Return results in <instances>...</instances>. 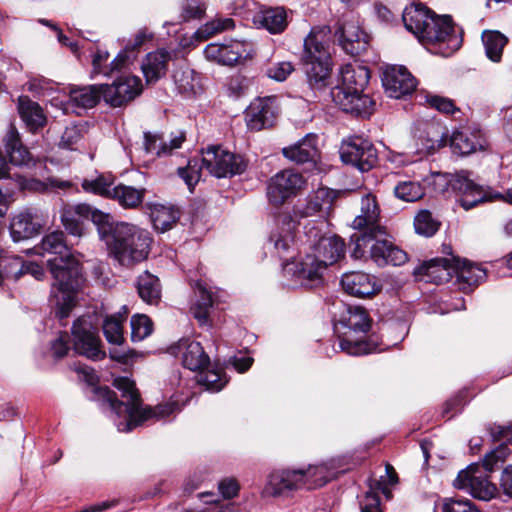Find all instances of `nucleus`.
<instances>
[{
	"mask_svg": "<svg viewBox=\"0 0 512 512\" xmlns=\"http://www.w3.org/2000/svg\"><path fill=\"white\" fill-rule=\"evenodd\" d=\"M234 28V20L231 18H215L204 24L197 33L200 36L209 38L223 31Z\"/></svg>",
	"mask_w": 512,
	"mask_h": 512,
	"instance_id": "obj_54",
	"label": "nucleus"
},
{
	"mask_svg": "<svg viewBox=\"0 0 512 512\" xmlns=\"http://www.w3.org/2000/svg\"><path fill=\"white\" fill-rule=\"evenodd\" d=\"M40 255L50 254L47 265L54 278L51 299L56 306V316L62 320L70 315L76 304L77 291L82 282V269L79 260L71 253L64 233L53 231L45 235L38 248Z\"/></svg>",
	"mask_w": 512,
	"mask_h": 512,
	"instance_id": "obj_1",
	"label": "nucleus"
},
{
	"mask_svg": "<svg viewBox=\"0 0 512 512\" xmlns=\"http://www.w3.org/2000/svg\"><path fill=\"white\" fill-rule=\"evenodd\" d=\"M386 236L384 227H375L370 232L353 234L351 257L364 261L371 259L379 266L404 264L408 259L406 252L394 246Z\"/></svg>",
	"mask_w": 512,
	"mask_h": 512,
	"instance_id": "obj_9",
	"label": "nucleus"
},
{
	"mask_svg": "<svg viewBox=\"0 0 512 512\" xmlns=\"http://www.w3.org/2000/svg\"><path fill=\"white\" fill-rule=\"evenodd\" d=\"M336 197L335 191L321 187L309 194L303 203H297L291 212L279 215L277 226L270 235V243L280 259L288 261L293 256L295 230L301 219L330 211Z\"/></svg>",
	"mask_w": 512,
	"mask_h": 512,
	"instance_id": "obj_3",
	"label": "nucleus"
},
{
	"mask_svg": "<svg viewBox=\"0 0 512 512\" xmlns=\"http://www.w3.org/2000/svg\"><path fill=\"white\" fill-rule=\"evenodd\" d=\"M108 59L109 53L107 51L97 50L92 56V74L111 76V69H109V64H107Z\"/></svg>",
	"mask_w": 512,
	"mask_h": 512,
	"instance_id": "obj_57",
	"label": "nucleus"
},
{
	"mask_svg": "<svg viewBox=\"0 0 512 512\" xmlns=\"http://www.w3.org/2000/svg\"><path fill=\"white\" fill-rule=\"evenodd\" d=\"M341 159L344 163L367 172L376 166L378 154L374 145L360 136L350 137L341 146Z\"/></svg>",
	"mask_w": 512,
	"mask_h": 512,
	"instance_id": "obj_13",
	"label": "nucleus"
},
{
	"mask_svg": "<svg viewBox=\"0 0 512 512\" xmlns=\"http://www.w3.org/2000/svg\"><path fill=\"white\" fill-rule=\"evenodd\" d=\"M486 56L493 62H500L508 38L499 31H486L482 35Z\"/></svg>",
	"mask_w": 512,
	"mask_h": 512,
	"instance_id": "obj_42",
	"label": "nucleus"
},
{
	"mask_svg": "<svg viewBox=\"0 0 512 512\" xmlns=\"http://www.w3.org/2000/svg\"><path fill=\"white\" fill-rule=\"evenodd\" d=\"M152 243L150 233L136 225L118 222L106 240L109 253L123 266H132L148 257Z\"/></svg>",
	"mask_w": 512,
	"mask_h": 512,
	"instance_id": "obj_8",
	"label": "nucleus"
},
{
	"mask_svg": "<svg viewBox=\"0 0 512 512\" xmlns=\"http://www.w3.org/2000/svg\"><path fill=\"white\" fill-rule=\"evenodd\" d=\"M104 101L112 107H121L142 92L141 79L134 75L119 77L111 85H101Z\"/></svg>",
	"mask_w": 512,
	"mask_h": 512,
	"instance_id": "obj_17",
	"label": "nucleus"
},
{
	"mask_svg": "<svg viewBox=\"0 0 512 512\" xmlns=\"http://www.w3.org/2000/svg\"><path fill=\"white\" fill-rule=\"evenodd\" d=\"M447 130L436 122H421L415 132L416 152L420 155L434 153L446 144Z\"/></svg>",
	"mask_w": 512,
	"mask_h": 512,
	"instance_id": "obj_22",
	"label": "nucleus"
},
{
	"mask_svg": "<svg viewBox=\"0 0 512 512\" xmlns=\"http://www.w3.org/2000/svg\"><path fill=\"white\" fill-rule=\"evenodd\" d=\"M317 137L307 134L297 143L282 149L285 158L298 164L315 161L318 150L316 145Z\"/></svg>",
	"mask_w": 512,
	"mask_h": 512,
	"instance_id": "obj_30",
	"label": "nucleus"
},
{
	"mask_svg": "<svg viewBox=\"0 0 512 512\" xmlns=\"http://www.w3.org/2000/svg\"><path fill=\"white\" fill-rule=\"evenodd\" d=\"M245 52L243 43L239 41L222 44L221 64L234 65L244 56Z\"/></svg>",
	"mask_w": 512,
	"mask_h": 512,
	"instance_id": "obj_55",
	"label": "nucleus"
},
{
	"mask_svg": "<svg viewBox=\"0 0 512 512\" xmlns=\"http://www.w3.org/2000/svg\"><path fill=\"white\" fill-rule=\"evenodd\" d=\"M101 87V85L73 87L69 92L70 100L77 107L92 108L102 97Z\"/></svg>",
	"mask_w": 512,
	"mask_h": 512,
	"instance_id": "obj_38",
	"label": "nucleus"
},
{
	"mask_svg": "<svg viewBox=\"0 0 512 512\" xmlns=\"http://www.w3.org/2000/svg\"><path fill=\"white\" fill-rule=\"evenodd\" d=\"M306 186L303 175L293 169H285L270 178L267 184V198L270 204L279 207L299 195Z\"/></svg>",
	"mask_w": 512,
	"mask_h": 512,
	"instance_id": "obj_11",
	"label": "nucleus"
},
{
	"mask_svg": "<svg viewBox=\"0 0 512 512\" xmlns=\"http://www.w3.org/2000/svg\"><path fill=\"white\" fill-rule=\"evenodd\" d=\"M144 195L145 189L119 184L113 187L110 198L116 200L124 208L133 209L143 202Z\"/></svg>",
	"mask_w": 512,
	"mask_h": 512,
	"instance_id": "obj_39",
	"label": "nucleus"
},
{
	"mask_svg": "<svg viewBox=\"0 0 512 512\" xmlns=\"http://www.w3.org/2000/svg\"><path fill=\"white\" fill-rule=\"evenodd\" d=\"M507 454V447L501 444L498 448L486 454L483 466L487 471H493L499 462H503Z\"/></svg>",
	"mask_w": 512,
	"mask_h": 512,
	"instance_id": "obj_61",
	"label": "nucleus"
},
{
	"mask_svg": "<svg viewBox=\"0 0 512 512\" xmlns=\"http://www.w3.org/2000/svg\"><path fill=\"white\" fill-rule=\"evenodd\" d=\"M335 36L342 49L349 55L356 56L365 52L369 44V36L362 30L357 20H345L339 24Z\"/></svg>",
	"mask_w": 512,
	"mask_h": 512,
	"instance_id": "obj_21",
	"label": "nucleus"
},
{
	"mask_svg": "<svg viewBox=\"0 0 512 512\" xmlns=\"http://www.w3.org/2000/svg\"><path fill=\"white\" fill-rule=\"evenodd\" d=\"M385 92L391 98H401L411 94L417 86L414 76L405 66L391 65L385 68L382 76Z\"/></svg>",
	"mask_w": 512,
	"mask_h": 512,
	"instance_id": "obj_19",
	"label": "nucleus"
},
{
	"mask_svg": "<svg viewBox=\"0 0 512 512\" xmlns=\"http://www.w3.org/2000/svg\"><path fill=\"white\" fill-rule=\"evenodd\" d=\"M304 472L308 483L307 489L322 487L332 478V473L326 465L309 466Z\"/></svg>",
	"mask_w": 512,
	"mask_h": 512,
	"instance_id": "obj_49",
	"label": "nucleus"
},
{
	"mask_svg": "<svg viewBox=\"0 0 512 512\" xmlns=\"http://www.w3.org/2000/svg\"><path fill=\"white\" fill-rule=\"evenodd\" d=\"M380 210L376 197L366 193L361 199V213L353 220V227L363 232L373 231L375 227H382L379 221Z\"/></svg>",
	"mask_w": 512,
	"mask_h": 512,
	"instance_id": "obj_29",
	"label": "nucleus"
},
{
	"mask_svg": "<svg viewBox=\"0 0 512 512\" xmlns=\"http://www.w3.org/2000/svg\"><path fill=\"white\" fill-rule=\"evenodd\" d=\"M18 112L23 122L32 132H36L46 124V116L43 109L28 96L19 97Z\"/></svg>",
	"mask_w": 512,
	"mask_h": 512,
	"instance_id": "obj_32",
	"label": "nucleus"
},
{
	"mask_svg": "<svg viewBox=\"0 0 512 512\" xmlns=\"http://www.w3.org/2000/svg\"><path fill=\"white\" fill-rule=\"evenodd\" d=\"M169 53L165 50H158L146 55L141 68L146 82L154 83L166 74Z\"/></svg>",
	"mask_w": 512,
	"mask_h": 512,
	"instance_id": "obj_34",
	"label": "nucleus"
},
{
	"mask_svg": "<svg viewBox=\"0 0 512 512\" xmlns=\"http://www.w3.org/2000/svg\"><path fill=\"white\" fill-rule=\"evenodd\" d=\"M313 255H307L300 263L297 278L304 285H317L322 279V273L328 265H333L345 254V243L337 235H321L315 227L307 229Z\"/></svg>",
	"mask_w": 512,
	"mask_h": 512,
	"instance_id": "obj_5",
	"label": "nucleus"
},
{
	"mask_svg": "<svg viewBox=\"0 0 512 512\" xmlns=\"http://www.w3.org/2000/svg\"><path fill=\"white\" fill-rule=\"evenodd\" d=\"M173 80L180 94L185 97H192L197 92L198 79L193 70L189 68H179L173 73Z\"/></svg>",
	"mask_w": 512,
	"mask_h": 512,
	"instance_id": "obj_44",
	"label": "nucleus"
},
{
	"mask_svg": "<svg viewBox=\"0 0 512 512\" xmlns=\"http://www.w3.org/2000/svg\"><path fill=\"white\" fill-rule=\"evenodd\" d=\"M113 386L121 393V399L109 388H101L100 394L116 415L125 418L117 424L120 432H129L149 419H160L173 412V405L170 404L155 408L143 406L135 382L128 377H116Z\"/></svg>",
	"mask_w": 512,
	"mask_h": 512,
	"instance_id": "obj_2",
	"label": "nucleus"
},
{
	"mask_svg": "<svg viewBox=\"0 0 512 512\" xmlns=\"http://www.w3.org/2000/svg\"><path fill=\"white\" fill-rule=\"evenodd\" d=\"M278 113L275 96L256 98L250 103L245 113L247 127L252 131L270 128L275 124Z\"/></svg>",
	"mask_w": 512,
	"mask_h": 512,
	"instance_id": "obj_18",
	"label": "nucleus"
},
{
	"mask_svg": "<svg viewBox=\"0 0 512 512\" xmlns=\"http://www.w3.org/2000/svg\"><path fill=\"white\" fill-rule=\"evenodd\" d=\"M44 224L40 209L28 207L16 214L10 223V234L14 242L30 239L39 234Z\"/></svg>",
	"mask_w": 512,
	"mask_h": 512,
	"instance_id": "obj_20",
	"label": "nucleus"
},
{
	"mask_svg": "<svg viewBox=\"0 0 512 512\" xmlns=\"http://www.w3.org/2000/svg\"><path fill=\"white\" fill-rule=\"evenodd\" d=\"M255 23L271 34H281L288 25L286 10L282 7L263 9L255 17Z\"/></svg>",
	"mask_w": 512,
	"mask_h": 512,
	"instance_id": "obj_35",
	"label": "nucleus"
},
{
	"mask_svg": "<svg viewBox=\"0 0 512 512\" xmlns=\"http://www.w3.org/2000/svg\"><path fill=\"white\" fill-rule=\"evenodd\" d=\"M204 12L205 6L200 0H187L183 5L184 20L201 18Z\"/></svg>",
	"mask_w": 512,
	"mask_h": 512,
	"instance_id": "obj_62",
	"label": "nucleus"
},
{
	"mask_svg": "<svg viewBox=\"0 0 512 512\" xmlns=\"http://www.w3.org/2000/svg\"><path fill=\"white\" fill-rule=\"evenodd\" d=\"M453 484L457 489H468L474 498L484 501L492 499L497 492L496 486L491 483L487 477L477 476L475 474V468L473 466H469L466 470L460 471Z\"/></svg>",
	"mask_w": 512,
	"mask_h": 512,
	"instance_id": "obj_23",
	"label": "nucleus"
},
{
	"mask_svg": "<svg viewBox=\"0 0 512 512\" xmlns=\"http://www.w3.org/2000/svg\"><path fill=\"white\" fill-rule=\"evenodd\" d=\"M294 71L291 62L282 61L271 65L267 70V75L276 81H284Z\"/></svg>",
	"mask_w": 512,
	"mask_h": 512,
	"instance_id": "obj_58",
	"label": "nucleus"
},
{
	"mask_svg": "<svg viewBox=\"0 0 512 512\" xmlns=\"http://www.w3.org/2000/svg\"><path fill=\"white\" fill-rule=\"evenodd\" d=\"M171 353L181 354L182 364L191 371H202L210 365V358L199 342L182 339L171 348Z\"/></svg>",
	"mask_w": 512,
	"mask_h": 512,
	"instance_id": "obj_25",
	"label": "nucleus"
},
{
	"mask_svg": "<svg viewBox=\"0 0 512 512\" xmlns=\"http://www.w3.org/2000/svg\"><path fill=\"white\" fill-rule=\"evenodd\" d=\"M18 184L21 190L45 193L51 190H66L72 187L70 181L61 180L56 177H48L44 181L35 178L18 177Z\"/></svg>",
	"mask_w": 512,
	"mask_h": 512,
	"instance_id": "obj_36",
	"label": "nucleus"
},
{
	"mask_svg": "<svg viewBox=\"0 0 512 512\" xmlns=\"http://www.w3.org/2000/svg\"><path fill=\"white\" fill-rule=\"evenodd\" d=\"M427 103L430 107L445 114H454L459 110L453 100L438 95L427 96Z\"/></svg>",
	"mask_w": 512,
	"mask_h": 512,
	"instance_id": "obj_56",
	"label": "nucleus"
},
{
	"mask_svg": "<svg viewBox=\"0 0 512 512\" xmlns=\"http://www.w3.org/2000/svg\"><path fill=\"white\" fill-rule=\"evenodd\" d=\"M203 166L218 178L241 174L246 162L241 155L229 152L221 146H210L203 152Z\"/></svg>",
	"mask_w": 512,
	"mask_h": 512,
	"instance_id": "obj_12",
	"label": "nucleus"
},
{
	"mask_svg": "<svg viewBox=\"0 0 512 512\" xmlns=\"http://www.w3.org/2000/svg\"><path fill=\"white\" fill-rule=\"evenodd\" d=\"M334 329L339 337V347L349 355H363L372 351L362 338L371 328L372 319L362 306L341 304L334 314Z\"/></svg>",
	"mask_w": 512,
	"mask_h": 512,
	"instance_id": "obj_6",
	"label": "nucleus"
},
{
	"mask_svg": "<svg viewBox=\"0 0 512 512\" xmlns=\"http://www.w3.org/2000/svg\"><path fill=\"white\" fill-rule=\"evenodd\" d=\"M88 212L86 219H90L97 227L100 239L105 241L113 234L116 223L113 222L112 216L109 213L102 212L101 210L88 205Z\"/></svg>",
	"mask_w": 512,
	"mask_h": 512,
	"instance_id": "obj_43",
	"label": "nucleus"
},
{
	"mask_svg": "<svg viewBox=\"0 0 512 512\" xmlns=\"http://www.w3.org/2000/svg\"><path fill=\"white\" fill-rule=\"evenodd\" d=\"M307 484L304 469H285L270 475L265 491L276 496L287 490L307 488Z\"/></svg>",
	"mask_w": 512,
	"mask_h": 512,
	"instance_id": "obj_24",
	"label": "nucleus"
},
{
	"mask_svg": "<svg viewBox=\"0 0 512 512\" xmlns=\"http://www.w3.org/2000/svg\"><path fill=\"white\" fill-rule=\"evenodd\" d=\"M453 188L460 194L458 203L465 209L474 208L480 203L503 199L504 197L497 191L474 183L468 177L466 171H461L456 175L453 182Z\"/></svg>",
	"mask_w": 512,
	"mask_h": 512,
	"instance_id": "obj_15",
	"label": "nucleus"
},
{
	"mask_svg": "<svg viewBox=\"0 0 512 512\" xmlns=\"http://www.w3.org/2000/svg\"><path fill=\"white\" fill-rule=\"evenodd\" d=\"M303 63L310 87L322 90L329 84L331 58L326 34L323 30L312 28L304 40Z\"/></svg>",
	"mask_w": 512,
	"mask_h": 512,
	"instance_id": "obj_10",
	"label": "nucleus"
},
{
	"mask_svg": "<svg viewBox=\"0 0 512 512\" xmlns=\"http://www.w3.org/2000/svg\"><path fill=\"white\" fill-rule=\"evenodd\" d=\"M418 40L424 45L446 44L449 53L456 51L461 44L451 17L437 16L434 12Z\"/></svg>",
	"mask_w": 512,
	"mask_h": 512,
	"instance_id": "obj_14",
	"label": "nucleus"
},
{
	"mask_svg": "<svg viewBox=\"0 0 512 512\" xmlns=\"http://www.w3.org/2000/svg\"><path fill=\"white\" fill-rule=\"evenodd\" d=\"M370 71L367 67L349 63L341 67L338 84L331 89L334 104L343 112L355 117H370L375 101L363 91L368 85Z\"/></svg>",
	"mask_w": 512,
	"mask_h": 512,
	"instance_id": "obj_4",
	"label": "nucleus"
},
{
	"mask_svg": "<svg viewBox=\"0 0 512 512\" xmlns=\"http://www.w3.org/2000/svg\"><path fill=\"white\" fill-rule=\"evenodd\" d=\"M361 512H382L380 508V498L375 492H366L361 502Z\"/></svg>",
	"mask_w": 512,
	"mask_h": 512,
	"instance_id": "obj_64",
	"label": "nucleus"
},
{
	"mask_svg": "<svg viewBox=\"0 0 512 512\" xmlns=\"http://www.w3.org/2000/svg\"><path fill=\"white\" fill-rule=\"evenodd\" d=\"M179 219V211L173 207L156 204L151 209V221L156 230L165 232Z\"/></svg>",
	"mask_w": 512,
	"mask_h": 512,
	"instance_id": "obj_41",
	"label": "nucleus"
},
{
	"mask_svg": "<svg viewBox=\"0 0 512 512\" xmlns=\"http://www.w3.org/2000/svg\"><path fill=\"white\" fill-rule=\"evenodd\" d=\"M131 339L139 342L147 338L153 331L151 319L144 314H136L131 318Z\"/></svg>",
	"mask_w": 512,
	"mask_h": 512,
	"instance_id": "obj_50",
	"label": "nucleus"
},
{
	"mask_svg": "<svg viewBox=\"0 0 512 512\" xmlns=\"http://www.w3.org/2000/svg\"><path fill=\"white\" fill-rule=\"evenodd\" d=\"M81 139V132L77 126L72 125L65 128L59 141V146L64 149H75V145Z\"/></svg>",
	"mask_w": 512,
	"mask_h": 512,
	"instance_id": "obj_59",
	"label": "nucleus"
},
{
	"mask_svg": "<svg viewBox=\"0 0 512 512\" xmlns=\"http://www.w3.org/2000/svg\"><path fill=\"white\" fill-rule=\"evenodd\" d=\"M420 273L427 281L441 284L456 277L458 288L469 292L482 283L487 276L486 270L481 266L458 257L434 258L420 267Z\"/></svg>",
	"mask_w": 512,
	"mask_h": 512,
	"instance_id": "obj_7",
	"label": "nucleus"
},
{
	"mask_svg": "<svg viewBox=\"0 0 512 512\" xmlns=\"http://www.w3.org/2000/svg\"><path fill=\"white\" fill-rule=\"evenodd\" d=\"M185 140L186 134L184 131L171 134L168 139L164 138L162 134L145 132L144 149L147 153L154 154L159 158L167 157L174 150L179 149Z\"/></svg>",
	"mask_w": 512,
	"mask_h": 512,
	"instance_id": "obj_27",
	"label": "nucleus"
},
{
	"mask_svg": "<svg viewBox=\"0 0 512 512\" xmlns=\"http://www.w3.org/2000/svg\"><path fill=\"white\" fill-rule=\"evenodd\" d=\"M137 291L140 298L148 304H157L161 289L159 280L148 271L143 272L137 280Z\"/></svg>",
	"mask_w": 512,
	"mask_h": 512,
	"instance_id": "obj_40",
	"label": "nucleus"
},
{
	"mask_svg": "<svg viewBox=\"0 0 512 512\" xmlns=\"http://www.w3.org/2000/svg\"><path fill=\"white\" fill-rule=\"evenodd\" d=\"M341 285L346 293L358 298L371 297L381 290L376 278L364 272L345 273Z\"/></svg>",
	"mask_w": 512,
	"mask_h": 512,
	"instance_id": "obj_26",
	"label": "nucleus"
},
{
	"mask_svg": "<svg viewBox=\"0 0 512 512\" xmlns=\"http://www.w3.org/2000/svg\"><path fill=\"white\" fill-rule=\"evenodd\" d=\"M25 274L24 261L21 257H11L0 261V286L5 281H17Z\"/></svg>",
	"mask_w": 512,
	"mask_h": 512,
	"instance_id": "obj_46",
	"label": "nucleus"
},
{
	"mask_svg": "<svg viewBox=\"0 0 512 512\" xmlns=\"http://www.w3.org/2000/svg\"><path fill=\"white\" fill-rule=\"evenodd\" d=\"M88 204L65 205L60 214L65 230L73 236L81 237L84 233V220H87Z\"/></svg>",
	"mask_w": 512,
	"mask_h": 512,
	"instance_id": "obj_31",
	"label": "nucleus"
},
{
	"mask_svg": "<svg viewBox=\"0 0 512 512\" xmlns=\"http://www.w3.org/2000/svg\"><path fill=\"white\" fill-rule=\"evenodd\" d=\"M395 196L406 202H415L424 196V188L417 181H402L394 187Z\"/></svg>",
	"mask_w": 512,
	"mask_h": 512,
	"instance_id": "obj_47",
	"label": "nucleus"
},
{
	"mask_svg": "<svg viewBox=\"0 0 512 512\" xmlns=\"http://www.w3.org/2000/svg\"><path fill=\"white\" fill-rule=\"evenodd\" d=\"M450 145L453 152L460 155H469L476 150L473 138L463 131H456L452 134Z\"/></svg>",
	"mask_w": 512,
	"mask_h": 512,
	"instance_id": "obj_52",
	"label": "nucleus"
},
{
	"mask_svg": "<svg viewBox=\"0 0 512 512\" xmlns=\"http://www.w3.org/2000/svg\"><path fill=\"white\" fill-rule=\"evenodd\" d=\"M70 337L68 333H61L56 340L52 342V353L56 359H61L66 356L69 347Z\"/></svg>",
	"mask_w": 512,
	"mask_h": 512,
	"instance_id": "obj_63",
	"label": "nucleus"
},
{
	"mask_svg": "<svg viewBox=\"0 0 512 512\" xmlns=\"http://www.w3.org/2000/svg\"><path fill=\"white\" fill-rule=\"evenodd\" d=\"M414 227L416 233L429 237L437 232L439 223L433 219L430 211L422 210L415 216Z\"/></svg>",
	"mask_w": 512,
	"mask_h": 512,
	"instance_id": "obj_51",
	"label": "nucleus"
},
{
	"mask_svg": "<svg viewBox=\"0 0 512 512\" xmlns=\"http://www.w3.org/2000/svg\"><path fill=\"white\" fill-rule=\"evenodd\" d=\"M200 375L198 376L197 382L209 391H220L226 384V378L221 375L220 371L217 369L211 370H202L200 371Z\"/></svg>",
	"mask_w": 512,
	"mask_h": 512,
	"instance_id": "obj_53",
	"label": "nucleus"
},
{
	"mask_svg": "<svg viewBox=\"0 0 512 512\" xmlns=\"http://www.w3.org/2000/svg\"><path fill=\"white\" fill-rule=\"evenodd\" d=\"M112 185V179L105 175H99L95 179H84L82 182V188L84 191L107 198L111 197L114 187Z\"/></svg>",
	"mask_w": 512,
	"mask_h": 512,
	"instance_id": "obj_48",
	"label": "nucleus"
},
{
	"mask_svg": "<svg viewBox=\"0 0 512 512\" xmlns=\"http://www.w3.org/2000/svg\"><path fill=\"white\" fill-rule=\"evenodd\" d=\"M72 335L73 348L76 353L94 361L106 357V353L101 347V340L88 320L78 318L72 326Z\"/></svg>",
	"mask_w": 512,
	"mask_h": 512,
	"instance_id": "obj_16",
	"label": "nucleus"
},
{
	"mask_svg": "<svg viewBox=\"0 0 512 512\" xmlns=\"http://www.w3.org/2000/svg\"><path fill=\"white\" fill-rule=\"evenodd\" d=\"M432 11L422 4H413L406 7L402 14V20L406 29L414 34L417 39L423 33L432 15Z\"/></svg>",
	"mask_w": 512,
	"mask_h": 512,
	"instance_id": "obj_33",
	"label": "nucleus"
},
{
	"mask_svg": "<svg viewBox=\"0 0 512 512\" xmlns=\"http://www.w3.org/2000/svg\"><path fill=\"white\" fill-rule=\"evenodd\" d=\"M442 512H473V506L468 499L446 498L443 501Z\"/></svg>",
	"mask_w": 512,
	"mask_h": 512,
	"instance_id": "obj_60",
	"label": "nucleus"
},
{
	"mask_svg": "<svg viewBox=\"0 0 512 512\" xmlns=\"http://www.w3.org/2000/svg\"><path fill=\"white\" fill-rule=\"evenodd\" d=\"M5 148L10 163L15 166H28L32 161L30 152L23 146L14 129L9 130L5 137Z\"/></svg>",
	"mask_w": 512,
	"mask_h": 512,
	"instance_id": "obj_37",
	"label": "nucleus"
},
{
	"mask_svg": "<svg viewBox=\"0 0 512 512\" xmlns=\"http://www.w3.org/2000/svg\"><path fill=\"white\" fill-rule=\"evenodd\" d=\"M195 295L190 311L201 326H210V311L218 304V296L201 282L196 284Z\"/></svg>",
	"mask_w": 512,
	"mask_h": 512,
	"instance_id": "obj_28",
	"label": "nucleus"
},
{
	"mask_svg": "<svg viewBox=\"0 0 512 512\" xmlns=\"http://www.w3.org/2000/svg\"><path fill=\"white\" fill-rule=\"evenodd\" d=\"M125 317L121 314L107 317L103 323V334L108 343L122 345L124 343L123 322Z\"/></svg>",
	"mask_w": 512,
	"mask_h": 512,
	"instance_id": "obj_45",
	"label": "nucleus"
}]
</instances>
